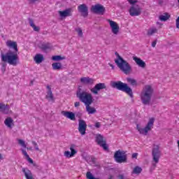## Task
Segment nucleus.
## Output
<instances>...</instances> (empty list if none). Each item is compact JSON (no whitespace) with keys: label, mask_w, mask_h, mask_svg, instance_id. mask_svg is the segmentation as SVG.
Instances as JSON below:
<instances>
[{"label":"nucleus","mask_w":179,"mask_h":179,"mask_svg":"<svg viewBox=\"0 0 179 179\" xmlns=\"http://www.w3.org/2000/svg\"><path fill=\"white\" fill-rule=\"evenodd\" d=\"M2 66L1 68H6V63H2Z\"/></svg>","instance_id":"49"},{"label":"nucleus","mask_w":179,"mask_h":179,"mask_svg":"<svg viewBox=\"0 0 179 179\" xmlns=\"http://www.w3.org/2000/svg\"><path fill=\"white\" fill-rule=\"evenodd\" d=\"M129 13L130 16H141L142 14V8L139 5L132 4L129 10Z\"/></svg>","instance_id":"9"},{"label":"nucleus","mask_w":179,"mask_h":179,"mask_svg":"<svg viewBox=\"0 0 179 179\" xmlns=\"http://www.w3.org/2000/svg\"><path fill=\"white\" fill-rule=\"evenodd\" d=\"M52 66L54 71H60V69H62V64L59 62L53 63Z\"/></svg>","instance_id":"27"},{"label":"nucleus","mask_w":179,"mask_h":179,"mask_svg":"<svg viewBox=\"0 0 179 179\" xmlns=\"http://www.w3.org/2000/svg\"><path fill=\"white\" fill-rule=\"evenodd\" d=\"M86 128H87V124L86 122L83 120H78V131L81 135H85Z\"/></svg>","instance_id":"13"},{"label":"nucleus","mask_w":179,"mask_h":179,"mask_svg":"<svg viewBox=\"0 0 179 179\" xmlns=\"http://www.w3.org/2000/svg\"><path fill=\"white\" fill-rule=\"evenodd\" d=\"M110 86L113 87V89H117L121 92H124V93H127L131 98L134 97L132 89H131V87H129L127 83H124L121 81H112L110 83Z\"/></svg>","instance_id":"4"},{"label":"nucleus","mask_w":179,"mask_h":179,"mask_svg":"<svg viewBox=\"0 0 179 179\" xmlns=\"http://www.w3.org/2000/svg\"><path fill=\"white\" fill-rule=\"evenodd\" d=\"M176 28L179 29V16L176 19Z\"/></svg>","instance_id":"43"},{"label":"nucleus","mask_w":179,"mask_h":179,"mask_svg":"<svg viewBox=\"0 0 179 179\" xmlns=\"http://www.w3.org/2000/svg\"><path fill=\"white\" fill-rule=\"evenodd\" d=\"M114 159L117 163H127V155H124L120 150L115 152Z\"/></svg>","instance_id":"11"},{"label":"nucleus","mask_w":179,"mask_h":179,"mask_svg":"<svg viewBox=\"0 0 179 179\" xmlns=\"http://www.w3.org/2000/svg\"><path fill=\"white\" fill-rule=\"evenodd\" d=\"M31 149H32L31 148H27L28 150H31Z\"/></svg>","instance_id":"54"},{"label":"nucleus","mask_w":179,"mask_h":179,"mask_svg":"<svg viewBox=\"0 0 179 179\" xmlns=\"http://www.w3.org/2000/svg\"><path fill=\"white\" fill-rule=\"evenodd\" d=\"M53 61H62V59H65V57H62L61 55H55L52 57Z\"/></svg>","instance_id":"33"},{"label":"nucleus","mask_w":179,"mask_h":179,"mask_svg":"<svg viewBox=\"0 0 179 179\" xmlns=\"http://www.w3.org/2000/svg\"><path fill=\"white\" fill-rule=\"evenodd\" d=\"M157 31V29H156V28L150 29L148 31V35L153 36V34H155V33H156Z\"/></svg>","instance_id":"34"},{"label":"nucleus","mask_w":179,"mask_h":179,"mask_svg":"<svg viewBox=\"0 0 179 179\" xmlns=\"http://www.w3.org/2000/svg\"><path fill=\"white\" fill-rule=\"evenodd\" d=\"M142 173V168L136 166L133 169L132 174H141Z\"/></svg>","instance_id":"31"},{"label":"nucleus","mask_w":179,"mask_h":179,"mask_svg":"<svg viewBox=\"0 0 179 179\" xmlns=\"http://www.w3.org/2000/svg\"><path fill=\"white\" fill-rule=\"evenodd\" d=\"M3 157H2V155L0 154V160H2Z\"/></svg>","instance_id":"53"},{"label":"nucleus","mask_w":179,"mask_h":179,"mask_svg":"<svg viewBox=\"0 0 179 179\" xmlns=\"http://www.w3.org/2000/svg\"><path fill=\"white\" fill-rule=\"evenodd\" d=\"M46 99H48L49 101H54V95H52V91H48Z\"/></svg>","instance_id":"30"},{"label":"nucleus","mask_w":179,"mask_h":179,"mask_svg":"<svg viewBox=\"0 0 179 179\" xmlns=\"http://www.w3.org/2000/svg\"><path fill=\"white\" fill-rule=\"evenodd\" d=\"M128 1L129 2V3H131V5H135V3L138 2V0H128Z\"/></svg>","instance_id":"40"},{"label":"nucleus","mask_w":179,"mask_h":179,"mask_svg":"<svg viewBox=\"0 0 179 179\" xmlns=\"http://www.w3.org/2000/svg\"><path fill=\"white\" fill-rule=\"evenodd\" d=\"M62 114L66 118L71 120V121H75L76 120L75 113H73V112L63 110L62 111Z\"/></svg>","instance_id":"18"},{"label":"nucleus","mask_w":179,"mask_h":179,"mask_svg":"<svg viewBox=\"0 0 179 179\" xmlns=\"http://www.w3.org/2000/svg\"><path fill=\"white\" fill-rule=\"evenodd\" d=\"M31 143L34 146L35 150H40V148H38V145L36 143V141H32Z\"/></svg>","instance_id":"38"},{"label":"nucleus","mask_w":179,"mask_h":179,"mask_svg":"<svg viewBox=\"0 0 179 179\" xmlns=\"http://www.w3.org/2000/svg\"><path fill=\"white\" fill-rule=\"evenodd\" d=\"M95 127H96V128H100V127H101L100 122H96L95 124Z\"/></svg>","instance_id":"46"},{"label":"nucleus","mask_w":179,"mask_h":179,"mask_svg":"<svg viewBox=\"0 0 179 179\" xmlns=\"http://www.w3.org/2000/svg\"><path fill=\"white\" fill-rule=\"evenodd\" d=\"M127 80L128 82V83H130V85H131V86H136L137 83H136V80L131 78H127Z\"/></svg>","instance_id":"32"},{"label":"nucleus","mask_w":179,"mask_h":179,"mask_svg":"<svg viewBox=\"0 0 179 179\" xmlns=\"http://www.w3.org/2000/svg\"><path fill=\"white\" fill-rule=\"evenodd\" d=\"M22 152L25 156V157L27 159L29 156L27 155V152L25 150H22Z\"/></svg>","instance_id":"39"},{"label":"nucleus","mask_w":179,"mask_h":179,"mask_svg":"<svg viewBox=\"0 0 179 179\" xmlns=\"http://www.w3.org/2000/svg\"><path fill=\"white\" fill-rule=\"evenodd\" d=\"M41 50H42V51H43V52H48V51H51L52 48V45H51L50 43H43L41 47H40Z\"/></svg>","instance_id":"20"},{"label":"nucleus","mask_w":179,"mask_h":179,"mask_svg":"<svg viewBox=\"0 0 179 179\" xmlns=\"http://www.w3.org/2000/svg\"><path fill=\"white\" fill-rule=\"evenodd\" d=\"M86 177L87 179H99L93 176V174H92L90 171L87 172Z\"/></svg>","instance_id":"35"},{"label":"nucleus","mask_w":179,"mask_h":179,"mask_svg":"<svg viewBox=\"0 0 179 179\" xmlns=\"http://www.w3.org/2000/svg\"><path fill=\"white\" fill-rule=\"evenodd\" d=\"M108 65L112 67V69H114V65L110 63L108 64Z\"/></svg>","instance_id":"51"},{"label":"nucleus","mask_w":179,"mask_h":179,"mask_svg":"<svg viewBox=\"0 0 179 179\" xmlns=\"http://www.w3.org/2000/svg\"><path fill=\"white\" fill-rule=\"evenodd\" d=\"M33 1H37V0H33Z\"/></svg>","instance_id":"56"},{"label":"nucleus","mask_w":179,"mask_h":179,"mask_svg":"<svg viewBox=\"0 0 179 179\" xmlns=\"http://www.w3.org/2000/svg\"><path fill=\"white\" fill-rule=\"evenodd\" d=\"M0 111L3 114H9V105L0 104Z\"/></svg>","instance_id":"24"},{"label":"nucleus","mask_w":179,"mask_h":179,"mask_svg":"<svg viewBox=\"0 0 179 179\" xmlns=\"http://www.w3.org/2000/svg\"><path fill=\"white\" fill-rule=\"evenodd\" d=\"M76 31L80 37H82L83 36V31H82V29L78 28L76 29Z\"/></svg>","instance_id":"37"},{"label":"nucleus","mask_w":179,"mask_h":179,"mask_svg":"<svg viewBox=\"0 0 179 179\" xmlns=\"http://www.w3.org/2000/svg\"><path fill=\"white\" fill-rule=\"evenodd\" d=\"M90 11L95 15H104L106 8L103 5L97 3L91 6Z\"/></svg>","instance_id":"8"},{"label":"nucleus","mask_w":179,"mask_h":179,"mask_svg":"<svg viewBox=\"0 0 179 179\" xmlns=\"http://www.w3.org/2000/svg\"><path fill=\"white\" fill-rule=\"evenodd\" d=\"M6 45L9 48H13L14 51L8 50L6 54L1 52V61L2 62H8L9 65L16 66L17 65V62H19V55H17L19 49H17V43L13 41H7Z\"/></svg>","instance_id":"1"},{"label":"nucleus","mask_w":179,"mask_h":179,"mask_svg":"<svg viewBox=\"0 0 179 179\" xmlns=\"http://www.w3.org/2000/svg\"><path fill=\"white\" fill-rule=\"evenodd\" d=\"M115 55L117 57V58L115 59V62L119 69L124 73V75H129L131 73V71H132V67L131 66V64L128 63L124 58H122L121 56H120V54H118L117 52H115Z\"/></svg>","instance_id":"2"},{"label":"nucleus","mask_w":179,"mask_h":179,"mask_svg":"<svg viewBox=\"0 0 179 179\" xmlns=\"http://www.w3.org/2000/svg\"><path fill=\"white\" fill-rule=\"evenodd\" d=\"M33 166H34V167H37V164H36V163H34V162H33Z\"/></svg>","instance_id":"52"},{"label":"nucleus","mask_w":179,"mask_h":179,"mask_svg":"<svg viewBox=\"0 0 179 179\" xmlns=\"http://www.w3.org/2000/svg\"><path fill=\"white\" fill-rule=\"evenodd\" d=\"M132 159H138V153H134L131 155Z\"/></svg>","instance_id":"42"},{"label":"nucleus","mask_w":179,"mask_h":179,"mask_svg":"<svg viewBox=\"0 0 179 179\" xmlns=\"http://www.w3.org/2000/svg\"><path fill=\"white\" fill-rule=\"evenodd\" d=\"M154 124L155 118L152 117L149 120L145 128H142L141 126H139V124H136V129L138 131L139 134L146 136V135H148V132H149V131H152Z\"/></svg>","instance_id":"6"},{"label":"nucleus","mask_w":179,"mask_h":179,"mask_svg":"<svg viewBox=\"0 0 179 179\" xmlns=\"http://www.w3.org/2000/svg\"><path fill=\"white\" fill-rule=\"evenodd\" d=\"M94 160H96V159H94V158H92V162H94Z\"/></svg>","instance_id":"55"},{"label":"nucleus","mask_w":179,"mask_h":179,"mask_svg":"<svg viewBox=\"0 0 179 179\" xmlns=\"http://www.w3.org/2000/svg\"><path fill=\"white\" fill-rule=\"evenodd\" d=\"M153 96V88L150 85H145L141 94V100L144 106H150Z\"/></svg>","instance_id":"3"},{"label":"nucleus","mask_w":179,"mask_h":179,"mask_svg":"<svg viewBox=\"0 0 179 179\" xmlns=\"http://www.w3.org/2000/svg\"><path fill=\"white\" fill-rule=\"evenodd\" d=\"M80 82L84 85H93V83H94V80L89 77H83L80 78Z\"/></svg>","instance_id":"22"},{"label":"nucleus","mask_w":179,"mask_h":179,"mask_svg":"<svg viewBox=\"0 0 179 179\" xmlns=\"http://www.w3.org/2000/svg\"><path fill=\"white\" fill-rule=\"evenodd\" d=\"M27 162H29V163H30L31 164H33L34 162H33V159L30 158V156L27 158Z\"/></svg>","instance_id":"41"},{"label":"nucleus","mask_w":179,"mask_h":179,"mask_svg":"<svg viewBox=\"0 0 179 179\" xmlns=\"http://www.w3.org/2000/svg\"><path fill=\"white\" fill-rule=\"evenodd\" d=\"M22 173H24L25 178L34 179V178H33V173H31V171H30L29 169L22 168Z\"/></svg>","instance_id":"21"},{"label":"nucleus","mask_w":179,"mask_h":179,"mask_svg":"<svg viewBox=\"0 0 179 179\" xmlns=\"http://www.w3.org/2000/svg\"><path fill=\"white\" fill-rule=\"evenodd\" d=\"M159 5H163V0H158Z\"/></svg>","instance_id":"48"},{"label":"nucleus","mask_w":179,"mask_h":179,"mask_svg":"<svg viewBox=\"0 0 179 179\" xmlns=\"http://www.w3.org/2000/svg\"><path fill=\"white\" fill-rule=\"evenodd\" d=\"M78 10L81 13V16H83V17H87L89 15V8H87L86 4H80L78 6Z\"/></svg>","instance_id":"12"},{"label":"nucleus","mask_w":179,"mask_h":179,"mask_svg":"<svg viewBox=\"0 0 179 179\" xmlns=\"http://www.w3.org/2000/svg\"><path fill=\"white\" fill-rule=\"evenodd\" d=\"M70 150H71V152H69V151L64 152V156L66 157H68V158L73 157V156H75V155H76V153H78V151H76L75 150V145H71Z\"/></svg>","instance_id":"16"},{"label":"nucleus","mask_w":179,"mask_h":179,"mask_svg":"<svg viewBox=\"0 0 179 179\" xmlns=\"http://www.w3.org/2000/svg\"><path fill=\"white\" fill-rule=\"evenodd\" d=\"M76 96L78 99L82 101V103L85 104V106L92 104L93 103V96L92 94L88 93L87 92L82 91V89L80 88H79L77 91Z\"/></svg>","instance_id":"5"},{"label":"nucleus","mask_w":179,"mask_h":179,"mask_svg":"<svg viewBox=\"0 0 179 179\" xmlns=\"http://www.w3.org/2000/svg\"><path fill=\"white\" fill-rule=\"evenodd\" d=\"M169 19H170V15L167 13L159 16V20H162V22H166V20H169Z\"/></svg>","instance_id":"29"},{"label":"nucleus","mask_w":179,"mask_h":179,"mask_svg":"<svg viewBox=\"0 0 179 179\" xmlns=\"http://www.w3.org/2000/svg\"><path fill=\"white\" fill-rule=\"evenodd\" d=\"M86 107V111L88 113V114H94L97 113V110L96 108L90 106V104L85 105Z\"/></svg>","instance_id":"26"},{"label":"nucleus","mask_w":179,"mask_h":179,"mask_svg":"<svg viewBox=\"0 0 179 179\" xmlns=\"http://www.w3.org/2000/svg\"><path fill=\"white\" fill-rule=\"evenodd\" d=\"M4 124L6 127L12 129V125H13V119H12V117H7L4 121Z\"/></svg>","instance_id":"25"},{"label":"nucleus","mask_w":179,"mask_h":179,"mask_svg":"<svg viewBox=\"0 0 179 179\" xmlns=\"http://www.w3.org/2000/svg\"><path fill=\"white\" fill-rule=\"evenodd\" d=\"M133 59L140 68H146V63H145L141 58L133 57Z\"/></svg>","instance_id":"19"},{"label":"nucleus","mask_w":179,"mask_h":179,"mask_svg":"<svg viewBox=\"0 0 179 179\" xmlns=\"http://www.w3.org/2000/svg\"><path fill=\"white\" fill-rule=\"evenodd\" d=\"M156 44H157V41L155 40L152 43V47L155 48L156 47Z\"/></svg>","instance_id":"44"},{"label":"nucleus","mask_w":179,"mask_h":179,"mask_svg":"<svg viewBox=\"0 0 179 179\" xmlns=\"http://www.w3.org/2000/svg\"><path fill=\"white\" fill-rule=\"evenodd\" d=\"M36 64H41L44 61V56L41 54H37L34 58Z\"/></svg>","instance_id":"23"},{"label":"nucleus","mask_w":179,"mask_h":179,"mask_svg":"<svg viewBox=\"0 0 179 179\" xmlns=\"http://www.w3.org/2000/svg\"><path fill=\"white\" fill-rule=\"evenodd\" d=\"M29 24H30L31 27L34 29V31H40V27H38L36 26V24H34L33 20L29 19Z\"/></svg>","instance_id":"28"},{"label":"nucleus","mask_w":179,"mask_h":179,"mask_svg":"<svg viewBox=\"0 0 179 179\" xmlns=\"http://www.w3.org/2000/svg\"><path fill=\"white\" fill-rule=\"evenodd\" d=\"M18 143H19V145L22 146V148H27L26 143H24V141H23L22 139H19L18 140Z\"/></svg>","instance_id":"36"},{"label":"nucleus","mask_w":179,"mask_h":179,"mask_svg":"<svg viewBox=\"0 0 179 179\" xmlns=\"http://www.w3.org/2000/svg\"><path fill=\"white\" fill-rule=\"evenodd\" d=\"M60 17H68L72 16V8H66L63 11H59Z\"/></svg>","instance_id":"17"},{"label":"nucleus","mask_w":179,"mask_h":179,"mask_svg":"<svg viewBox=\"0 0 179 179\" xmlns=\"http://www.w3.org/2000/svg\"><path fill=\"white\" fill-rule=\"evenodd\" d=\"M105 83H98L96 84L92 89H91L92 93L94 94H99V90H102V89H106Z\"/></svg>","instance_id":"14"},{"label":"nucleus","mask_w":179,"mask_h":179,"mask_svg":"<svg viewBox=\"0 0 179 179\" xmlns=\"http://www.w3.org/2000/svg\"><path fill=\"white\" fill-rule=\"evenodd\" d=\"M96 142L97 145L103 148V150H108V146H107V142L104 137L101 134H96Z\"/></svg>","instance_id":"10"},{"label":"nucleus","mask_w":179,"mask_h":179,"mask_svg":"<svg viewBox=\"0 0 179 179\" xmlns=\"http://www.w3.org/2000/svg\"><path fill=\"white\" fill-rule=\"evenodd\" d=\"M152 166L154 169L156 167L157 163H159V160H160V157L162 156V151H160V147L159 145H154L152 151Z\"/></svg>","instance_id":"7"},{"label":"nucleus","mask_w":179,"mask_h":179,"mask_svg":"<svg viewBox=\"0 0 179 179\" xmlns=\"http://www.w3.org/2000/svg\"><path fill=\"white\" fill-rule=\"evenodd\" d=\"M75 107H79L80 106V102L77 101L74 103Z\"/></svg>","instance_id":"45"},{"label":"nucleus","mask_w":179,"mask_h":179,"mask_svg":"<svg viewBox=\"0 0 179 179\" xmlns=\"http://www.w3.org/2000/svg\"><path fill=\"white\" fill-rule=\"evenodd\" d=\"M5 71H6V67H1V71L4 73Z\"/></svg>","instance_id":"47"},{"label":"nucleus","mask_w":179,"mask_h":179,"mask_svg":"<svg viewBox=\"0 0 179 179\" xmlns=\"http://www.w3.org/2000/svg\"><path fill=\"white\" fill-rule=\"evenodd\" d=\"M47 89L48 92H51V87H50V85H47Z\"/></svg>","instance_id":"50"},{"label":"nucleus","mask_w":179,"mask_h":179,"mask_svg":"<svg viewBox=\"0 0 179 179\" xmlns=\"http://www.w3.org/2000/svg\"><path fill=\"white\" fill-rule=\"evenodd\" d=\"M108 22L112 29V33H113V34H118V32L120 31V26H118V24L110 20H108Z\"/></svg>","instance_id":"15"}]
</instances>
